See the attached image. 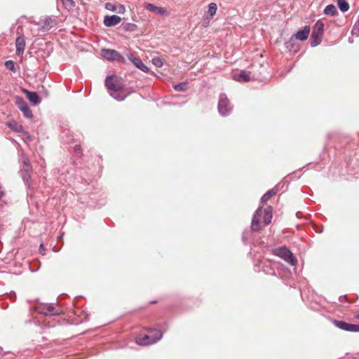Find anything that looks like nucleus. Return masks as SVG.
<instances>
[{
	"label": "nucleus",
	"instance_id": "5701e85b",
	"mask_svg": "<svg viewBox=\"0 0 359 359\" xmlns=\"http://www.w3.org/2000/svg\"><path fill=\"white\" fill-rule=\"evenodd\" d=\"M272 212L271 207L266 208L264 210V223L265 225H269L271 222Z\"/></svg>",
	"mask_w": 359,
	"mask_h": 359
},
{
	"label": "nucleus",
	"instance_id": "72a5a7b5",
	"mask_svg": "<svg viewBox=\"0 0 359 359\" xmlns=\"http://www.w3.org/2000/svg\"><path fill=\"white\" fill-rule=\"evenodd\" d=\"M152 63L157 67H161L163 65L162 60L158 57L153 58Z\"/></svg>",
	"mask_w": 359,
	"mask_h": 359
},
{
	"label": "nucleus",
	"instance_id": "f03ea898",
	"mask_svg": "<svg viewBox=\"0 0 359 359\" xmlns=\"http://www.w3.org/2000/svg\"><path fill=\"white\" fill-rule=\"evenodd\" d=\"M32 172V166L27 156H22L21 172L23 180L25 182L28 188H33L31 182V173Z\"/></svg>",
	"mask_w": 359,
	"mask_h": 359
},
{
	"label": "nucleus",
	"instance_id": "f257e3e1",
	"mask_svg": "<svg viewBox=\"0 0 359 359\" xmlns=\"http://www.w3.org/2000/svg\"><path fill=\"white\" fill-rule=\"evenodd\" d=\"M105 86L110 95L117 101H123L128 96L123 92L124 82L120 77L114 75L107 76Z\"/></svg>",
	"mask_w": 359,
	"mask_h": 359
},
{
	"label": "nucleus",
	"instance_id": "a211bd4d",
	"mask_svg": "<svg viewBox=\"0 0 359 359\" xmlns=\"http://www.w3.org/2000/svg\"><path fill=\"white\" fill-rule=\"evenodd\" d=\"M105 8L112 12H116L118 13L123 14L126 11L125 6L122 4H118L117 6L111 3H107L105 4Z\"/></svg>",
	"mask_w": 359,
	"mask_h": 359
},
{
	"label": "nucleus",
	"instance_id": "a19ab883",
	"mask_svg": "<svg viewBox=\"0 0 359 359\" xmlns=\"http://www.w3.org/2000/svg\"><path fill=\"white\" fill-rule=\"evenodd\" d=\"M357 318L359 319V314L357 316Z\"/></svg>",
	"mask_w": 359,
	"mask_h": 359
},
{
	"label": "nucleus",
	"instance_id": "20e7f679",
	"mask_svg": "<svg viewBox=\"0 0 359 359\" xmlns=\"http://www.w3.org/2000/svg\"><path fill=\"white\" fill-rule=\"evenodd\" d=\"M163 337V333L159 330L151 329L149 334L138 339L137 343L140 345L147 346L159 341Z\"/></svg>",
	"mask_w": 359,
	"mask_h": 359
},
{
	"label": "nucleus",
	"instance_id": "58836bf2",
	"mask_svg": "<svg viewBox=\"0 0 359 359\" xmlns=\"http://www.w3.org/2000/svg\"><path fill=\"white\" fill-rule=\"evenodd\" d=\"M316 231H317L318 233H322L323 229H319V230H316Z\"/></svg>",
	"mask_w": 359,
	"mask_h": 359
},
{
	"label": "nucleus",
	"instance_id": "c756f323",
	"mask_svg": "<svg viewBox=\"0 0 359 359\" xmlns=\"http://www.w3.org/2000/svg\"><path fill=\"white\" fill-rule=\"evenodd\" d=\"M217 9V4L215 3H210L208 5V13L210 15L213 16L215 15Z\"/></svg>",
	"mask_w": 359,
	"mask_h": 359
},
{
	"label": "nucleus",
	"instance_id": "7c9ffc66",
	"mask_svg": "<svg viewBox=\"0 0 359 359\" xmlns=\"http://www.w3.org/2000/svg\"><path fill=\"white\" fill-rule=\"evenodd\" d=\"M174 89L177 91L183 92L187 89V83L183 82L174 86Z\"/></svg>",
	"mask_w": 359,
	"mask_h": 359
},
{
	"label": "nucleus",
	"instance_id": "b1692460",
	"mask_svg": "<svg viewBox=\"0 0 359 359\" xmlns=\"http://www.w3.org/2000/svg\"><path fill=\"white\" fill-rule=\"evenodd\" d=\"M277 191H278L277 187L268 191L261 198V203H266V201H268L271 198V196H273V195H275L276 194Z\"/></svg>",
	"mask_w": 359,
	"mask_h": 359
},
{
	"label": "nucleus",
	"instance_id": "c9c22d12",
	"mask_svg": "<svg viewBox=\"0 0 359 359\" xmlns=\"http://www.w3.org/2000/svg\"><path fill=\"white\" fill-rule=\"evenodd\" d=\"M75 151L76 152H79L81 151V146L80 145H76L75 147Z\"/></svg>",
	"mask_w": 359,
	"mask_h": 359
},
{
	"label": "nucleus",
	"instance_id": "f8f14e48",
	"mask_svg": "<svg viewBox=\"0 0 359 359\" xmlns=\"http://www.w3.org/2000/svg\"><path fill=\"white\" fill-rule=\"evenodd\" d=\"M128 59L138 69L142 70V72L147 73L149 71V69L147 66H146L142 60L133 55V53H129L127 55Z\"/></svg>",
	"mask_w": 359,
	"mask_h": 359
},
{
	"label": "nucleus",
	"instance_id": "412c9836",
	"mask_svg": "<svg viewBox=\"0 0 359 359\" xmlns=\"http://www.w3.org/2000/svg\"><path fill=\"white\" fill-rule=\"evenodd\" d=\"M233 79L239 82H248L250 81V76L246 72L242 71L238 74H235Z\"/></svg>",
	"mask_w": 359,
	"mask_h": 359
},
{
	"label": "nucleus",
	"instance_id": "cd10ccee",
	"mask_svg": "<svg viewBox=\"0 0 359 359\" xmlns=\"http://www.w3.org/2000/svg\"><path fill=\"white\" fill-rule=\"evenodd\" d=\"M61 1L64 7L69 11L73 9L76 6L74 0H61Z\"/></svg>",
	"mask_w": 359,
	"mask_h": 359
},
{
	"label": "nucleus",
	"instance_id": "0eeeda50",
	"mask_svg": "<svg viewBox=\"0 0 359 359\" xmlns=\"http://www.w3.org/2000/svg\"><path fill=\"white\" fill-rule=\"evenodd\" d=\"M310 33L309 26H305L303 29L299 30L294 35H293L290 40L285 43L287 48H290L292 43L294 39H299V41H305L307 39Z\"/></svg>",
	"mask_w": 359,
	"mask_h": 359
},
{
	"label": "nucleus",
	"instance_id": "dca6fc26",
	"mask_svg": "<svg viewBox=\"0 0 359 359\" xmlns=\"http://www.w3.org/2000/svg\"><path fill=\"white\" fill-rule=\"evenodd\" d=\"M121 21V18L116 15H106L104 18V25L106 27H111L113 26H115L120 23Z\"/></svg>",
	"mask_w": 359,
	"mask_h": 359
},
{
	"label": "nucleus",
	"instance_id": "2eb2a0df",
	"mask_svg": "<svg viewBox=\"0 0 359 359\" xmlns=\"http://www.w3.org/2000/svg\"><path fill=\"white\" fill-rule=\"evenodd\" d=\"M25 39L22 35L18 36L15 39L16 55L22 56L25 48Z\"/></svg>",
	"mask_w": 359,
	"mask_h": 359
},
{
	"label": "nucleus",
	"instance_id": "e433bc0d",
	"mask_svg": "<svg viewBox=\"0 0 359 359\" xmlns=\"http://www.w3.org/2000/svg\"><path fill=\"white\" fill-rule=\"evenodd\" d=\"M346 296H343V297L341 296V297H339V300L341 302H342V300H344V299H346Z\"/></svg>",
	"mask_w": 359,
	"mask_h": 359
},
{
	"label": "nucleus",
	"instance_id": "4c0bfd02",
	"mask_svg": "<svg viewBox=\"0 0 359 359\" xmlns=\"http://www.w3.org/2000/svg\"><path fill=\"white\" fill-rule=\"evenodd\" d=\"M346 296H343V297L341 296V297H339V300L341 302H342V300H344V299H346Z\"/></svg>",
	"mask_w": 359,
	"mask_h": 359
},
{
	"label": "nucleus",
	"instance_id": "aec40b11",
	"mask_svg": "<svg viewBox=\"0 0 359 359\" xmlns=\"http://www.w3.org/2000/svg\"><path fill=\"white\" fill-rule=\"evenodd\" d=\"M259 268H262V271L266 274L275 275L276 273L275 269L273 268L270 264H268L267 263L262 262L259 266ZM255 270L259 271V269H255Z\"/></svg>",
	"mask_w": 359,
	"mask_h": 359
},
{
	"label": "nucleus",
	"instance_id": "4be33fe9",
	"mask_svg": "<svg viewBox=\"0 0 359 359\" xmlns=\"http://www.w3.org/2000/svg\"><path fill=\"white\" fill-rule=\"evenodd\" d=\"M7 126L13 131L18 133L22 134L25 131L23 126L20 123H19L16 121H14L8 122Z\"/></svg>",
	"mask_w": 359,
	"mask_h": 359
},
{
	"label": "nucleus",
	"instance_id": "f3484780",
	"mask_svg": "<svg viewBox=\"0 0 359 359\" xmlns=\"http://www.w3.org/2000/svg\"><path fill=\"white\" fill-rule=\"evenodd\" d=\"M22 91L26 95L29 101L34 105H37L41 102V98L37 93L29 91L27 89H23Z\"/></svg>",
	"mask_w": 359,
	"mask_h": 359
},
{
	"label": "nucleus",
	"instance_id": "6e6552de",
	"mask_svg": "<svg viewBox=\"0 0 359 359\" xmlns=\"http://www.w3.org/2000/svg\"><path fill=\"white\" fill-rule=\"evenodd\" d=\"M16 104L18 109L22 112L25 117L27 118H32L33 117L32 112L30 110L27 103L22 97H16Z\"/></svg>",
	"mask_w": 359,
	"mask_h": 359
},
{
	"label": "nucleus",
	"instance_id": "9d476101",
	"mask_svg": "<svg viewBox=\"0 0 359 359\" xmlns=\"http://www.w3.org/2000/svg\"><path fill=\"white\" fill-rule=\"evenodd\" d=\"M102 55L109 61H121L123 60L122 55L117 50L114 49H102Z\"/></svg>",
	"mask_w": 359,
	"mask_h": 359
},
{
	"label": "nucleus",
	"instance_id": "393cba45",
	"mask_svg": "<svg viewBox=\"0 0 359 359\" xmlns=\"http://www.w3.org/2000/svg\"><path fill=\"white\" fill-rule=\"evenodd\" d=\"M337 13V8L333 4L327 6L324 9V14L334 16Z\"/></svg>",
	"mask_w": 359,
	"mask_h": 359
},
{
	"label": "nucleus",
	"instance_id": "2f4dec72",
	"mask_svg": "<svg viewBox=\"0 0 359 359\" xmlns=\"http://www.w3.org/2000/svg\"><path fill=\"white\" fill-rule=\"evenodd\" d=\"M252 232L250 230H245L243 233L242 239L245 244H247L248 242V238L251 236Z\"/></svg>",
	"mask_w": 359,
	"mask_h": 359
},
{
	"label": "nucleus",
	"instance_id": "6ab92c4d",
	"mask_svg": "<svg viewBox=\"0 0 359 359\" xmlns=\"http://www.w3.org/2000/svg\"><path fill=\"white\" fill-rule=\"evenodd\" d=\"M145 8L150 12L155 13L160 15H163L166 13V10L164 8L156 6L151 4H147L145 5Z\"/></svg>",
	"mask_w": 359,
	"mask_h": 359
},
{
	"label": "nucleus",
	"instance_id": "f704fd0d",
	"mask_svg": "<svg viewBox=\"0 0 359 359\" xmlns=\"http://www.w3.org/2000/svg\"><path fill=\"white\" fill-rule=\"evenodd\" d=\"M351 33L353 35H355L357 36H359V26L355 23L353 26Z\"/></svg>",
	"mask_w": 359,
	"mask_h": 359
},
{
	"label": "nucleus",
	"instance_id": "9b49d317",
	"mask_svg": "<svg viewBox=\"0 0 359 359\" xmlns=\"http://www.w3.org/2000/svg\"><path fill=\"white\" fill-rule=\"evenodd\" d=\"M38 312L44 314L45 316H57L62 311L60 309H56L53 304H44L39 306Z\"/></svg>",
	"mask_w": 359,
	"mask_h": 359
},
{
	"label": "nucleus",
	"instance_id": "c85d7f7f",
	"mask_svg": "<svg viewBox=\"0 0 359 359\" xmlns=\"http://www.w3.org/2000/svg\"><path fill=\"white\" fill-rule=\"evenodd\" d=\"M20 137L22 139V140L27 144L32 141V136L26 130H25L24 133H22V134H20Z\"/></svg>",
	"mask_w": 359,
	"mask_h": 359
},
{
	"label": "nucleus",
	"instance_id": "1a4fd4ad",
	"mask_svg": "<svg viewBox=\"0 0 359 359\" xmlns=\"http://www.w3.org/2000/svg\"><path fill=\"white\" fill-rule=\"evenodd\" d=\"M334 325L338 328L353 332H359V325L351 324L346 323L344 320H334L333 321Z\"/></svg>",
	"mask_w": 359,
	"mask_h": 359
},
{
	"label": "nucleus",
	"instance_id": "ea45409f",
	"mask_svg": "<svg viewBox=\"0 0 359 359\" xmlns=\"http://www.w3.org/2000/svg\"><path fill=\"white\" fill-rule=\"evenodd\" d=\"M41 248H43V245L42 244L40 245V249Z\"/></svg>",
	"mask_w": 359,
	"mask_h": 359
},
{
	"label": "nucleus",
	"instance_id": "ddd939ff",
	"mask_svg": "<svg viewBox=\"0 0 359 359\" xmlns=\"http://www.w3.org/2000/svg\"><path fill=\"white\" fill-rule=\"evenodd\" d=\"M36 24L40 26L41 30L46 32L50 30L55 25V20L50 17H46L43 19H41Z\"/></svg>",
	"mask_w": 359,
	"mask_h": 359
},
{
	"label": "nucleus",
	"instance_id": "7ed1b4c3",
	"mask_svg": "<svg viewBox=\"0 0 359 359\" xmlns=\"http://www.w3.org/2000/svg\"><path fill=\"white\" fill-rule=\"evenodd\" d=\"M323 30L324 24L320 20H318L314 25L311 33L310 43L312 47H316L322 41Z\"/></svg>",
	"mask_w": 359,
	"mask_h": 359
},
{
	"label": "nucleus",
	"instance_id": "bb28decb",
	"mask_svg": "<svg viewBox=\"0 0 359 359\" xmlns=\"http://www.w3.org/2000/svg\"><path fill=\"white\" fill-rule=\"evenodd\" d=\"M337 6L340 11L343 13L346 12L349 9V4L346 0H337Z\"/></svg>",
	"mask_w": 359,
	"mask_h": 359
},
{
	"label": "nucleus",
	"instance_id": "473e14b6",
	"mask_svg": "<svg viewBox=\"0 0 359 359\" xmlns=\"http://www.w3.org/2000/svg\"><path fill=\"white\" fill-rule=\"evenodd\" d=\"M5 67L11 70V71H13V72H15V63L12 60H8L5 62Z\"/></svg>",
	"mask_w": 359,
	"mask_h": 359
},
{
	"label": "nucleus",
	"instance_id": "423d86ee",
	"mask_svg": "<svg viewBox=\"0 0 359 359\" xmlns=\"http://www.w3.org/2000/svg\"><path fill=\"white\" fill-rule=\"evenodd\" d=\"M217 108L219 114L222 116H228L232 111V106L226 94L219 95Z\"/></svg>",
	"mask_w": 359,
	"mask_h": 359
},
{
	"label": "nucleus",
	"instance_id": "39448f33",
	"mask_svg": "<svg viewBox=\"0 0 359 359\" xmlns=\"http://www.w3.org/2000/svg\"><path fill=\"white\" fill-rule=\"evenodd\" d=\"M274 254L284 259L286 262L292 266H296L297 264V260L294 257L292 252L285 246L276 249Z\"/></svg>",
	"mask_w": 359,
	"mask_h": 359
},
{
	"label": "nucleus",
	"instance_id": "a878e982",
	"mask_svg": "<svg viewBox=\"0 0 359 359\" xmlns=\"http://www.w3.org/2000/svg\"><path fill=\"white\" fill-rule=\"evenodd\" d=\"M122 28L125 32H135L137 29V25L134 23L127 22L122 24Z\"/></svg>",
	"mask_w": 359,
	"mask_h": 359
},
{
	"label": "nucleus",
	"instance_id": "4468645a",
	"mask_svg": "<svg viewBox=\"0 0 359 359\" xmlns=\"http://www.w3.org/2000/svg\"><path fill=\"white\" fill-rule=\"evenodd\" d=\"M262 215V208L259 207L255 212L251 224V229L252 231H257L260 229L259 219Z\"/></svg>",
	"mask_w": 359,
	"mask_h": 359
}]
</instances>
